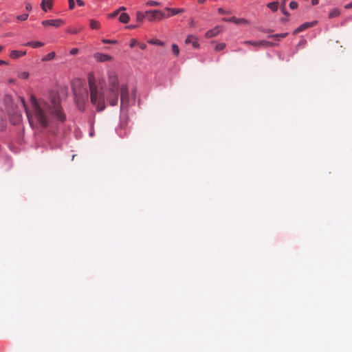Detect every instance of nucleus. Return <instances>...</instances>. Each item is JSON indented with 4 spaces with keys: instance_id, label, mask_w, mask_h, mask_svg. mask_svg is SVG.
Returning <instances> with one entry per match:
<instances>
[{
    "instance_id": "nucleus-51",
    "label": "nucleus",
    "mask_w": 352,
    "mask_h": 352,
    "mask_svg": "<svg viewBox=\"0 0 352 352\" xmlns=\"http://www.w3.org/2000/svg\"><path fill=\"white\" fill-rule=\"evenodd\" d=\"M14 80L13 79H10V80H9V82H10V83H12V82H14Z\"/></svg>"
},
{
    "instance_id": "nucleus-37",
    "label": "nucleus",
    "mask_w": 352,
    "mask_h": 352,
    "mask_svg": "<svg viewBox=\"0 0 352 352\" xmlns=\"http://www.w3.org/2000/svg\"><path fill=\"white\" fill-rule=\"evenodd\" d=\"M76 3L78 4V6H84V2L82 0H76Z\"/></svg>"
},
{
    "instance_id": "nucleus-32",
    "label": "nucleus",
    "mask_w": 352,
    "mask_h": 352,
    "mask_svg": "<svg viewBox=\"0 0 352 352\" xmlns=\"http://www.w3.org/2000/svg\"><path fill=\"white\" fill-rule=\"evenodd\" d=\"M138 42L135 39L132 38V39L131 40V42H130L129 46H130L131 47H133L135 45H138Z\"/></svg>"
},
{
    "instance_id": "nucleus-7",
    "label": "nucleus",
    "mask_w": 352,
    "mask_h": 352,
    "mask_svg": "<svg viewBox=\"0 0 352 352\" xmlns=\"http://www.w3.org/2000/svg\"><path fill=\"white\" fill-rule=\"evenodd\" d=\"M127 120L126 119L120 122L119 127L117 129V133L120 137L124 138L127 136V131L125 130Z\"/></svg>"
},
{
    "instance_id": "nucleus-25",
    "label": "nucleus",
    "mask_w": 352,
    "mask_h": 352,
    "mask_svg": "<svg viewBox=\"0 0 352 352\" xmlns=\"http://www.w3.org/2000/svg\"><path fill=\"white\" fill-rule=\"evenodd\" d=\"M148 43L152 44V45H160V46H163L164 45V42H162V41H160L159 39L150 40V41H148Z\"/></svg>"
},
{
    "instance_id": "nucleus-52",
    "label": "nucleus",
    "mask_w": 352,
    "mask_h": 352,
    "mask_svg": "<svg viewBox=\"0 0 352 352\" xmlns=\"http://www.w3.org/2000/svg\"><path fill=\"white\" fill-rule=\"evenodd\" d=\"M194 25H195V23H194V21H192V22H191V23H190V25H191V26H193Z\"/></svg>"
},
{
    "instance_id": "nucleus-11",
    "label": "nucleus",
    "mask_w": 352,
    "mask_h": 352,
    "mask_svg": "<svg viewBox=\"0 0 352 352\" xmlns=\"http://www.w3.org/2000/svg\"><path fill=\"white\" fill-rule=\"evenodd\" d=\"M164 10L167 11L168 14L166 15V18L170 17L173 15L182 13L184 12V9L182 8H166Z\"/></svg>"
},
{
    "instance_id": "nucleus-13",
    "label": "nucleus",
    "mask_w": 352,
    "mask_h": 352,
    "mask_svg": "<svg viewBox=\"0 0 352 352\" xmlns=\"http://www.w3.org/2000/svg\"><path fill=\"white\" fill-rule=\"evenodd\" d=\"M52 0H43L41 3L42 10L47 12L48 10H51L52 8Z\"/></svg>"
},
{
    "instance_id": "nucleus-55",
    "label": "nucleus",
    "mask_w": 352,
    "mask_h": 352,
    "mask_svg": "<svg viewBox=\"0 0 352 352\" xmlns=\"http://www.w3.org/2000/svg\"><path fill=\"white\" fill-rule=\"evenodd\" d=\"M23 107H25V101L24 100L23 102Z\"/></svg>"
},
{
    "instance_id": "nucleus-35",
    "label": "nucleus",
    "mask_w": 352,
    "mask_h": 352,
    "mask_svg": "<svg viewBox=\"0 0 352 352\" xmlns=\"http://www.w3.org/2000/svg\"><path fill=\"white\" fill-rule=\"evenodd\" d=\"M280 10L282 11V12L285 14V15H287L288 14V12L286 10V7L285 6H280Z\"/></svg>"
},
{
    "instance_id": "nucleus-27",
    "label": "nucleus",
    "mask_w": 352,
    "mask_h": 352,
    "mask_svg": "<svg viewBox=\"0 0 352 352\" xmlns=\"http://www.w3.org/2000/svg\"><path fill=\"white\" fill-rule=\"evenodd\" d=\"M172 51L175 56H178L179 54V48L177 44L172 45Z\"/></svg>"
},
{
    "instance_id": "nucleus-12",
    "label": "nucleus",
    "mask_w": 352,
    "mask_h": 352,
    "mask_svg": "<svg viewBox=\"0 0 352 352\" xmlns=\"http://www.w3.org/2000/svg\"><path fill=\"white\" fill-rule=\"evenodd\" d=\"M220 31H221L220 28L219 26H216L213 29L207 31L206 32L205 36L206 38H208L214 37L219 34Z\"/></svg>"
},
{
    "instance_id": "nucleus-8",
    "label": "nucleus",
    "mask_w": 352,
    "mask_h": 352,
    "mask_svg": "<svg viewBox=\"0 0 352 352\" xmlns=\"http://www.w3.org/2000/svg\"><path fill=\"white\" fill-rule=\"evenodd\" d=\"M316 21H312V22H306L303 24L300 25L299 27H298L293 32L294 34H296L300 32L304 31L305 30L313 27L316 24Z\"/></svg>"
},
{
    "instance_id": "nucleus-34",
    "label": "nucleus",
    "mask_w": 352,
    "mask_h": 352,
    "mask_svg": "<svg viewBox=\"0 0 352 352\" xmlns=\"http://www.w3.org/2000/svg\"><path fill=\"white\" fill-rule=\"evenodd\" d=\"M78 49H77V48H73L69 52L70 54H72V55H76L78 54Z\"/></svg>"
},
{
    "instance_id": "nucleus-44",
    "label": "nucleus",
    "mask_w": 352,
    "mask_h": 352,
    "mask_svg": "<svg viewBox=\"0 0 352 352\" xmlns=\"http://www.w3.org/2000/svg\"><path fill=\"white\" fill-rule=\"evenodd\" d=\"M135 27H136L135 25H129L126 28H129V29H133V28H135Z\"/></svg>"
},
{
    "instance_id": "nucleus-33",
    "label": "nucleus",
    "mask_w": 352,
    "mask_h": 352,
    "mask_svg": "<svg viewBox=\"0 0 352 352\" xmlns=\"http://www.w3.org/2000/svg\"><path fill=\"white\" fill-rule=\"evenodd\" d=\"M68 1H69V9H71V10L74 9L75 7L74 1V0H68Z\"/></svg>"
},
{
    "instance_id": "nucleus-46",
    "label": "nucleus",
    "mask_w": 352,
    "mask_h": 352,
    "mask_svg": "<svg viewBox=\"0 0 352 352\" xmlns=\"http://www.w3.org/2000/svg\"><path fill=\"white\" fill-rule=\"evenodd\" d=\"M3 64H6V62H5L4 60H0V65H3Z\"/></svg>"
},
{
    "instance_id": "nucleus-16",
    "label": "nucleus",
    "mask_w": 352,
    "mask_h": 352,
    "mask_svg": "<svg viewBox=\"0 0 352 352\" xmlns=\"http://www.w3.org/2000/svg\"><path fill=\"white\" fill-rule=\"evenodd\" d=\"M25 45L32 47V48H38L43 46L44 43L39 41H30L25 43Z\"/></svg>"
},
{
    "instance_id": "nucleus-45",
    "label": "nucleus",
    "mask_w": 352,
    "mask_h": 352,
    "mask_svg": "<svg viewBox=\"0 0 352 352\" xmlns=\"http://www.w3.org/2000/svg\"><path fill=\"white\" fill-rule=\"evenodd\" d=\"M28 16V14H23V21L26 20Z\"/></svg>"
},
{
    "instance_id": "nucleus-26",
    "label": "nucleus",
    "mask_w": 352,
    "mask_h": 352,
    "mask_svg": "<svg viewBox=\"0 0 352 352\" xmlns=\"http://www.w3.org/2000/svg\"><path fill=\"white\" fill-rule=\"evenodd\" d=\"M21 54V52L20 51L13 50L10 52V57L12 58H16L19 57Z\"/></svg>"
},
{
    "instance_id": "nucleus-53",
    "label": "nucleus",
    "mask_w": 352,
    "mask_h": 352,
    "mask_svg": "<svg viewBox=\"0 0 352 352\" xmlns=\"http://www.w3.org/2000/svg\"><path fill=\"white\" fill-rule=\"evenodd\" d=\"M2 48V46L0 45V52L1 51Z\"/></svg>"
},
{
    "instance_id": "nucleus-47",
    "label": "nucleus",
    "mask_w": 352,
    "mask_h": 352,
    "mask_svg": "<svg viewBox=\"0 0 352 352\" xmlns=\"http://www.w3.org/2000/svg\"><path fill=\"white\" fill-rule=\"evenodd\" d=\"M206 0H198L199 3H204Z\"/></svg>"
},
{
    "instance_id": "nucleus-30",
    "label": "nucleus",
    "mask_w": 352,
    "mask_h": 352,
    "mask_svg": "<svg viewBox=\"0 0 352 352\" xmlns=\"http://www.w3.org/2000/svg\"><path fill=\"white\" fill-rule=\"evenodd\" d=\"M289 8L292 10L296 9L298 8V3L296 1H291Z\"/></svg>"
},
{
    "instance_id": "nucleus-1",
    "label": "nucleus",
    "mask_w": 352,
    "mask_h": 352,
    "mask_svg": "<svg viewBox=\"0 0 352 352\" xmlns=\"http://www.w3.org/2000/svg\"><path fill=\"white\" fill-rule=\"evenodd\" d=\"M89 94L86 87L74 88V100L77 108L83 111L88 103L89 96L91 103L96 111H102L106 108V102L114 107L118 103L119 93L120 94L121 107L127 106L129 99V91L127 85L120 86L119 78L113 71L107 72V83L104 79L96 80L93 74L88 76Z\"/></svg>"
},
{
    "instance_id": "nucleus-6",
    "label": "nucleus",
    "mask_w": 352,
    "mask_h": 352,
    "mask_svg": "<svg viewBox=\"0 0 352 352\" xmlns=\"http://www.w3.org/2000/svg\"><path fill=\"white\" fill-rule=\"evenodd\" d=\"M42 24L44 26H54L55 28H59L63 24H65V22L63 20L58 19H50V20H45L42 21Z\"/></svg>"
},
{
    "instance_id": "nucleus-43",
    "label": "nucleus",
    "mask_w": 352,
    "mask_h": 352,
    "mask_svg": "<svg viewBox=\"0 0 352 352\" xmlns=\"http://www.w3.org/2000/svg\"><path fill=\"white\" fill-rule=\"evenodd\" d=\"M287 1V0H283V1L281 3V6H285Z\"/></svg>"
},
{
    "instance_id": "nucleus-19",
    "label": "nucleus",
    "mask_w": 352,
    "mask_h": 352,
    "mask_svg": "<svg viewBox=\"0 0 352 352\" xmlns=\"http://www.w3.org/2000/svg\"><path fill=\"white\" fill-rule=\"evenodd\" d=\"M130 18L128 14L126 13H122L119 17V21L121 23H126L129 22Z\"/></svg>"
},
{
    "instance_id": "nucleus-41",
    "label": "nucleus",
    "mask_w": 352,
    "mask_h": 352,
    "mask_svg": "<svg viewBox=\"0 0 352 352\" xmlns=\"http://www.w3.org/2000/svg\"><path fill=\"white\" fill-rule=\"evenodd\" d=\"M319 2V0H311L312 5L315 6L317 5Z\"/></svg>"
},
{
    "instance_id": "nucleus-48",
    "label": "nucleus",
    "mask_w": 352,
    "mask_h": 352,
    "mask_svg": "<svg viewBox=\"0 0 352 352\" xmlns=\"http://www.w3.org/2000/svg\"><path fill=\"white\" fill-rule=\"evenodd\" d=\"M30 8H31V6H30V4H27V5H26V9H27V10H29V9H30Z\"/></svg>"
},
{
    "instance_id": "nucleus-36",
    "label": "nucleus",
    "mask_w": 352,
    "mask_h": 352,
    "mask_svg": "<svg viewBox=\"0 0 352 352\" xmlns=\"http://www.w3.org/2000/svg\"><path fill=\"white\" fill-rule=\"evenodd\" d=\"M138 45L140 47V49L144 50L146 47V45L144 43H138Z\"/></svg>"
},
{
    "instance_id": "nucleus-4",
    "label": "nucleus",
    "mask_w": 352,
    "mask_h": 352,
    "mask_svg": "<svg viewBox=\"0 0 352 352\" xmlns=\"http://www.w3.org/2000/svg\"><path fill=\"white\" fill-rule=\"evenodd\" d=\"M146 15L149 21H160L166 18L164 12L158 10L146 11Z\"/></svg>"
},
{
    "instance_id": "nucleus-10",
    "label": "nucleus",
    "mask_w": 352,
    "mask_h": 352,
    "mask_svg": "<svg viewBox=\"0 0 352 352\" xmlns=\"http://www.w3.org/2000/svg\"><path fill=\"white\" fill-rule=\"evenodd\" d=\"M223 21H227V22H232V23H234L236 24H245V25H247V24L249 23L248 21L245 19H237V18H236L234 16L229 18V19L224 18V19H223Z\"/></svg>"
},
{
    "instance_id": "nucleus-3",
    "label": "nucleus",
    "mask_w": 352,
    "mask_h": 352,
    "mask_svg": "<svg viewBox=\"0 0 352 352\" xmlns=\"http://www.w3.org/2000/svg\"><path fill=\"white\" fill-rule=\"evenodd\" d=\"M4 102L6 105L10 123L13 125L20 124L21 122V116L17 107L14 103L12 97L10 96H6L4 98Z\"/></svg>"
},
{
    "instance_id": "nucleus-29",
    "label": "nucleus",
    "mask_w": 352,
    "mask_h": 352,
    "mask_svg": "<svg viewBox=\"0 0 352 352\" xmlns=\"http://www.w3.org/2000/svg\"><path fill=\"white\" fill-rule=\"evenodd\" d=\"M160 3L155 1H149L146 3V5L151 6H159Z\"/></svg>"
},
{
    "instance_id": "nucleus-18",
    "label": "nucleus",
    "mask_w": 352,
    "mask_h": 352,
    "mask_svg": "<svg viewBox=\"0 0 352 352\" xmlns=\"http://www.w3.org/2000/svg\"><path fill=\"white\" fill-rule=\"evenodd\" d=\"M287 35H288V33H287V32L281 33V34H275L269 35L268 38H274L277 41H279L280 38H285Z\"/></svg>"
},
{
    "instance_id": "nucleus-20",
    "label": "nucleus",
    "mask_w": 352,
    "mask_h": 352,
    "mask_svg": "<svg viewBox=\"0 0 352 352\" xmlns=\"http://www.w3.org/2000/svg\"><path fill=\"white\" fill-rule=\"evenodd\" d=\"M5 115L2 110H0V130H3L5 127Z\"/></svg>"
},
{
    "instance_id": "nucleus-39",
    "label": "nucleus",
    "mask_w": 352,
    "mask_h": 352,
    "mask_svg": "<svg viewBox=\"0 0 352 352\" xmlns=\"http://www.w3.org/2000/svg\"><path fill=\"white\" fill-rule=\"evenodd\" d=\"M344 8L345 9H351V8H352V1L351 3H348V4H346L344 6Z\"/></svg>"
},
{
    "instance_id": "nucleus-49",
    "label": "nucleus",
    "mask_w": 352,
    "mask_h": 352,
    "mask_svg": "<svg viewBox=\"0 0 352 352\" xmlns=\"http://www.w3.org/2000/svg\"><path fill=\"white\" fill-rule=\"evenodd\" d=\"M126 8L124 7H120L118 10H125Z\"/></svg>"
},
{
    "instance_id": "nucleus-28",
    "label": "nucleus",
    "mask_w": 352,
    "mask_h": 352,
    "mask_svg": "<svg viewBox=\"0 0 352 352\" xmlns=\"http://www.w3.org/2000/svg\"><path fill=\"white\" fill-rule=\"evenodd\" d=\"M226 47V43H218L216 46H215V50L216 51H221L223 50L224 48Z\"/></svg>"
},
{
    "instance_id": "nucleus-42",
    "label": "nucleus",
    "mask_w": 352,
    "mask_h": 352,
    "mask_svg": "<svg viewBox=\"0 0 352 352\" xmlns=\"http://www.w3.org/2000/svg\"><path fill=\"white\" fill-rule=\"evenodd\" d=\"M29 76V74L28 72H23V79L28 78Z\"/></svg>"
},
{
    "instance_id": "nucleus-50",
    "label": "nucleus",
    "mask_w": 352,
    "mask_h": 352,
    "mask_svg": "<svg viewBox=\"0 0 352 352\" xmlns=\"http://www.w3.org/2000/svg\"><path fill=\"white\" fill-rule=\"evenodd\" d=\"M265 32H272V31L271 30H267L264 31Z\"/></svg>"
},
{
    "instance_id": "nucleus-38",
    "label": "nucleus",
    "mask_w": 352,
    "mask_h": 352,
    "mask_svg": "<svg viewBox=\"0 0 352 352\" xmlns=\"http://www.w3.org/2000/svg\"><path fill=\"white\" fill-rule=\"evenodd\" d=\"M119 13V10H116L114 11L112 14H110V16L111 17H115L116 16H117Z\"/></svg>"
},
{
    "instance_id": "nucleus-5",
    "label": "nucleus",
    "mask_w": 352,
    "mask_h": 352,
    "mask_svg": "<svg viewBox=\"0 0 352 352\" xmlns=\"http://www.w3.org/2000/svg\"><path fill=\"white\" fill-rule=\"evenodd\" d=\"M243 43L245 45H251L252 46L258 47H273V46L276 45L275 43L270 42V41H265V40H261V41H245L243 42Z\"/></svg>"
},
{
    "instance_id": "nucleus-31",
    "label": "nucleus",
    "mask_w": 352,
    "mask_h": 352,
    "mask_svg": "<svg viewBox=\"0 0 352 352\" xmlns=\"http://www.w3.org/2000/svg\"><path fill=\"white\" fill-rule=\"evenodd\" d=\"M102 41L103 43H108V44H113L117 42L115 40H108V39H102Z\"/></svg>"
},
{
    "instance_id": "nucleus-2",
    "label": "nucleus",
    "mask_w": 352,
    "mask_h": 352,
    "mask_svg": "<svg viewBox=\"0 0 352 352\" xmlns=\"http://www.w3.org/2000/svg\"><path fill=\"white\" fill-rule=\"evenodd\" d=\"M30 102V108L25 109V113L32 127L41 128L55 134L60 125L66 120L58 91L51 90L47 100H37L32 95Z\"/></svg>"
},
{
    "instance_id": "nucleus-21",
    "label": "nucleus",
    "mask_w": 352,
    "mask_h": 352,
    "mask_svg": "<svg viewBox=\"0 0 352 352\" xmlns=\"http://www.w3.org/2000/svg\"><path fill=\"white\" fill-rule=\"evenodd\" d=\"M340 14V10L338 9V8H333L331 10V12H329V18L331 19V18H334V17H336L338 16H339Z\"/></svg>"
},
{
    "instance_id": "nucleus-15",
    "label": "nucleus",
    "mask_w": 352,
    "mask_h": 352,
    "mask_svg": "<svg viewBox=\"0 0 352 352\" xmlns=\"http://www.w3.org/2000/svg\"><path fill=\"white\" fill-rule=\"evenodd\" d=\"M82 29H83L82 26L70 27V28H68V29L67 30V32L70 34H76L78 32H80V31H82Z\"/></svg>"
},
{
    "instance_id": "nucleus-40",
    "label": "nucleus",
    "mask_w": 352,
    "mask_h": 352,
    "mask_svg": "<svg viewBox=\"0 0 352 352\" xmlns=\"http://www.w3.org/2000/svg\"><path fill=\"white\" fill-rule=\"evenodd\" d=\"M218 12H219V13H220V14H224V13H226L225 10H224L223 8H219L218 9Z\"/></svg>"
},
{
    "instance_id": "nucleus-9",
    "label": "nucleus",
    "mask_w": 352,
    "mask_h": 352,
    "mask_svg": "<svg viewBox=\"0 0 352 352\" xmlns=\"http://www.w3.org/2000/svg\"><path fill=\"white\" fill-rule=\"evenodd\" d=\"M94 58L98 62H106L109 61L112 59V57L109 55L102 54V53H96L94 54Z\"/></svg>"
},
{
    "instance_id": "nucleus-17",
    "label": "nucleus",
    "mask_w": 352,
    "mask_h": 352,
    "mask_svg": "<svg viewBox=\"0 0 352 352\" xmlns=\"http://www.w3.org/2000/svg\"><path fill=\"white\" fill-rule=\"evenodd\" d=\"M89 26L92 30H98L100 28V23L98 21L91 19L89 21Z\"/></svg>"
},
{
    "instance_id": "nucleus-54",
    "label": "nucleus",
    "mask_w": 352,
    "mask_h": 352,
    "mask_svg": "<svg viewBox=\"0 0 352 352\" xmlns=\"http://www.w3.org/2000/svg\"><path fill=\"white\" fill-rule=\"evenodd\" d=\"M25 54H26V52H24V51H23V56H24Z\"/></svg>"
},
{
    "instance_id": "nucleus-22",
    "label": "nucleus",
    "mask_w": 352,
    "mask_h": 352,
    "mask_svg": "<svg viewBox=\"0 0 352 352\" xmlns=\"http://www.w3.org/2000/svg\"><path fill=\"white\" fill-rule=\"evenodd\" d=\"M267 6L273 12H276L278 8V2L274 1L269 3Z\"/></svg>"
},
{
    "instance_id": "nucleus-14",
    "label": "nucleus",
    "mask_w": 352,
    "mask_h": 352,
    "mask_svg": "<svg viewBox=\"0 0 352 352\" xmlns=\"http://www.w3.org/2000/svg\"><path fill=\"white\" fill-rule=\"evenodd\" d=\"M185 43L186 44L192 43L195 48H198L199 47V44L198 43L196 38L192 35L188 36L186 38Z\"/></svg>"
},
{
    "instance_id": "nucleus-23",
    "label": "nucleus",
    "mask_w": 352,
    "mask_h": 352,
    "mask_svg": "<svg viewBox=\"0 0 352 352\" xmlns=\"http://www.w3.org/2000/svg\"><path fill=\"white\" fill-rule=\"evenodd\" d=\"M55 57V52H52L48 53L45 57L42 58V61H49L52 60Z\"/></svg>"
},
{
    "instance_id": "nucleus-24",
    "label": "nucleus",
    "mask_w": 352,
    "mask_h": 352,
    "mask_svg": "<svg viewBox=\"0 0 352 352\" xmlns=\"http://www.w3.org/2000/svg\"><path fill=\"white\" fill-rule=\"evenodd\" d=\"M145 18H147L146 12L144 13L140 12L137 13V20L138 21H142Z\"/></svg>"
}]
</instances>
